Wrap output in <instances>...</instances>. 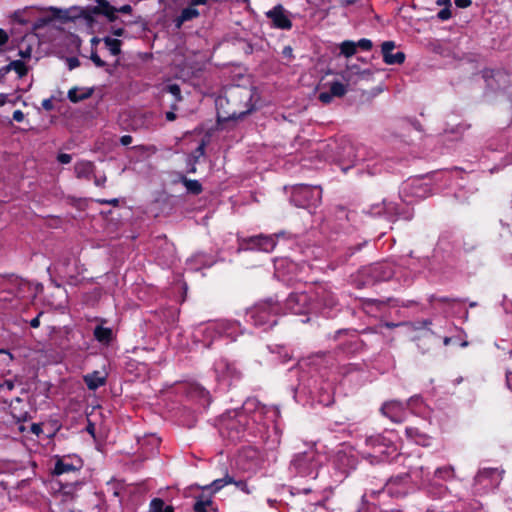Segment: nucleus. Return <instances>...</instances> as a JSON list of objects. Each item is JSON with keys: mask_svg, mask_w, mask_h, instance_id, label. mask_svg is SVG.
<instances>
[{"mask_svg": "<svg viewBox=\"0 0 512 512\" xmlns=\"http://www.w3.org/2000/svg\"><path fill=\"white\" fill-rule=\"evenodd\" d=\"M264 414V406L248 401L241 410L228 411L221 416L219 431L232 442L241 440L246 434L256 436L265 428L258 422Z\"/></svg>", "mask_w": 512, "mask_h": 512, "instance_id": "1", "label": "nucleus"}, {"mask_svg": "<svg viewBox=\"0 0 512 512\" xmlns=\"http://www.w3.org/2000/svg\"><path fill=\"white\" fill-rule=\"evenodd\" d=\"M254 87L232 85L216 98L215 105L219 121L240 119L255 108Z\"/></svg>", "mask_w": 512, "mask_h": 512, "instance_id": "2", "label": "nucleus"}, {"mask_svg": "<svg viewBox=\"0 0 512 512\" xmlns=\"http://www.w3.org/2000/svg\"><path fill=\"white\" fill-rule=\"evenodd\" d=\"M413 490L411 476L408 473H403L390 477L378 490L367 489L365 495L374 497L387 494L391 498L402 499L412 493Z\"/></svg>", "mask_w": 512, "mask_h": 512, "instance_id": "3", "label": "nucleus"}, {"mask_svg": "<svg viewBox=\"0 0 512 512\" xmlns=\"http://www.w3.org/2000/svg\"><path fill=\"white\" fill-rule=\"evenodd\" d=\"M320 457V454L313 448L297 453L291 460L290 471L300 477L315 479L321 466Z\"/></svg>", "mask_w": 512, "mask_h": 512, "instance_id": "4", "label": "nucleus"}, {"mask_svg": "<svg viewBox=\"0 0 512 512\" xmlns=\"http://www.w3.org/2000/svg\"><path fill=\"white\" fill-rule=\"evenodd\" d=\"M281 311V305L272 298L256 303L248 312L247 316L255 326L272 327L277 324L276 317Z\"/></svg>", "mask_w": 512, "mask_h": 512, "instance_id": "5", "label": "nucleus"}, {"mask_svg": "<svg viewBox=\"0 0 512 512\" xmlns=\"http://www.w3.org/2000/svg\"><path fill=\"white\" fill-rule=\"evenodd\" d=\"M322 199V189L320 186L298 184L291 192V202L299 208L309 209L320 204Z\"/></svg>", "mask_w": 512, "mask_h": 512, "instance_id": "6", "label": "nucleus"}, {"mask_svg": "<svg viewBox=\"0 0 512 512\" xmlns=\"http://www.w3.org/2000/svg\"><path fill=\"white\" fill-rule=\"evenodd\" d=\"M79 469L80 466H75L73 463L68 462L65 458H57L53 468V475L58 477L64 474L75 475V479L72 482L66 481L64 483L62 480H59L61 490L65 496H71L72 498L74 497V492L80 485L78 481Z\"/></svg>", "mask_w": 512, "mask_h": 512, "instance_id": "7", "label": "nucleus"}, {"mask_svg": "<svg viewBox=\"0 0 512 512\" xmlns=\"http://www.w3.org/2000/svg\"><path fill=\"white\" fill-rule=\"evenodd\" d=\"M285 309L295 315H303L312 309L311 297L306 292H292L285 300Z\"/></svg>", "mask_w": 512, "mask_h": 512, "instance_id": "8", "label": "nucleus"}, {"mask_svg": "<svg viewBox=\"0 0 512 512\" xmlns=\"http://www.w3.org/2000/svg\"><path fill=\"white\" fill-rule=\"evenodd\" d=\"M214 372L218 381L231 384L241 378V372L234 362H230L226 358H220L214 363Z\"/></svg>", "mask_w": 512, "mask_h": 512, "instance_id": "9", "label": "nucleus"}, {"mask_svg": "<svg viewBox=\"0 0 512 512\" xmlns=\"http://www.w3.org/2000/svg\"><path fill=\"white\" fill-rule=\"evenodd\" d=\"M277 241L271 235H254L243 238L241 241V248L245 250H258L263 252H271L276 247Z\"/></svg>", "mask_w": 512, "mask_h": 512, "instance_id": "10", "label": "nucleus"}, {"mask_svg": "<svg viewBox=\"0 0 512 512\" xmlns=\"http://www.w3.org/2000/svg\"><path fill=\"white\" fill-rule=\"evenodd\" d=\"M265 16L271 21V26L275 29L290 30L293 26L282 4H277L265 12Z\"/></svg>", "mask_w": 512, "mask_h": 512, "instance_id": "11", "label": "nucleus"}, {"mask_svg": "<svg viewBox=\"0 0 512 512\" xmlns=\"http://www.w3.org/2000/svg\"><path fill=\"white\" fill-rule=\"evenodd\" d=\"M380 411L392 422L400 423L404 419L405 404L398 400L387 401L382 405Z\"/></svg>", "mask_w": 512, "mask_h": 512, "instance_id": "12", "label": "nucleus"}, {"mask_svg": "<svg viewBox=\"0 0 512 512\" xmlns=\"http://www.w3.org/2000/svg\"><path fill=\"white\" fill-rule=\"evenodd\" d=\"M394 48H395L394 41H385L381 45L383 61L387 65H395V64L400 65V64H403L406 59V55L402 51L393 53Z\"/></svg>", "mask_w": 512, "mask_h": 512, "instance_id": "13", "label": "nucleus"}, {"mask_svg": "<svg viewBox=\"0 0 512 512\" xmlns=\"http://www.w3.org/2000/svg\"><path fill=\"white\" fill-rule=\"evenodd\" d=\"M315 301L324 308H333L337 305L335 294L325 286H318L315 290Z\"/></svg>", "mask_w": 512, "mask_h": 512, "instance_id": "14", "label": "nucleus"}, {"mask_svg": "<svg viewBox=\"0 0 512 512\" xmlns=\"http://www.w3.org/2000/svg\"><path fill=\"white\" fill-rule=\"evenodd\" d=\"M95 6H92V12L96 15H103L109 22L118 19L116 7L112 6L108 0H96Z\"/></svg>", "mask_w": 512, "mask_h": 512, "instance_id": "15", "label": "nucleus"}, {"mask_svg": "<svg viewBox=\"0 0 512 512\" xmlns=\"http://www.w3.org/2000/svg\"><path fill=\"white\" fill-rule=\"evenodd\" d=\"M95 165L92 161L80 160L74 165V172L78 179L90 180L94 175Z\"/></svg>", "mask_w": 512, "mask_h": 512, "instance_id": "16", "label": "nucleus"}, {"mask_svg": "<svg viewBox=\"0 0 512 512\" xmlns=\"http://www.w3.org/2000/svg\"><path fill=\"white\" fill-rule=\"evenodd\" d=\"M93 336L99 343L104 345H109L114 339L113 330L103 325H97L94 328Z\"/></svg>", "mask_w": 512, "mask_h": 512, "instance_id": "17", "label": "nucleus"}, {"mask_svg": "<svg viewBox=\"0 0 512 512\" xmlns=\"http://www.w3.org/2000/svg\"><path fill=\"white\" fill-rule=\"evenodd\" d=\"M203 335L205 337L204 346L210 348L212 343L221 337V327L216 323L209 324L203 329Z\"/></svg>", "mask_w": 512, "mask_h": 512, "instance_id": "18", "label": "nucleus"}, {"mask_svg": "<svg viewBox=\"0 0 512 512\" xmlns=\"http://www.w3.org/2000/svg\"><path fill=\"white\" fill-rule=\"evenodd\" d=\"M93 92H94L93 88L80 89L78 87H73V88L69 89L67 96H68V99L72 103H78L80 101L90 98L92 96Z\"/></svg>", "mask_w": 512, "mask_h": 512, "instance_id": "19", "label": "nucleus"}, {"mask_svg": "<svg viewBox=\"0 0 512 512\" xmlns=\"http://www.w3.org/2000/svg\"><path fill=\"white\" fill-rule=\"evenodd\" d=\"M84 382L88 389L96 390L105 384V377L101 376L99 371H94L84 376Z\"/></svg>", "mask_w": 512, "mask_h": 512, "instance_id": "20", "label": "nucleus"}, {"mask_svg": "<svg viewBox=\"0 0 512 512\" xmlns=\"http://www.w3.org/2000/svg\"><path fill=\"white\" fill-rule=\"evenodd\" d=\"M14 403L21 405L23 404V400L19 397H16L14 402H12L10 405L11 415L18 423L26 422L29 419H31V416L27 411L22 409L18 410L17 406L14 405Z\"/></svg>", "mask_w": 512, "mask_h": 512, "instance_id": "21", "label": "nucleus"}, {"mask_svg": "<svg viewBox=\"0 0 512 512\" xmlns=\"http://www.w3.org/2000/svg\"><path fill=\"white\" fill-rule=\"evenodd\" d=\"M234 482V477L230 476L228 473L225 474L223 478L215 479L211 484L201 487L202 490H210L212 494L220 491L224 486L231 484Z\"/></svg>", "mask_w": 512, "mask_h": 512, "instance_id": "22", "label": "nucleus"}, {"mask_svg": "<svg viewBox=\"0 0 512 512\" xmlns=\"http://www.w3.org/2000/svg\"><path fill=\"white\" fill-rule=\"evenodd\" d=\"M4 72L11 70L15 71L19 78H22L28 74V67L22 60L11 61L8 65L2 68Z\"/></svg>", "mask_w": 512, "mask_h": 512, "instance_id": "23", "label": "nucleus"}, {"mask_svg": "<svg viewBox=\"0 0 512 512\" xmlns=\"http://www.w3.org/2000/svg\"><path fill=\"white\" fill-rule=\"evenodd\" d=\"M163 91L170 93L174 97V102L171 104V108L173 110H177V104L183 100L180 86L176 83L168 84L164 87Z\"/></svg>", "mask_w": 512, "mask_h": 512, "instance_id": "24", "label": "nucleus"}, {"mask_svg": "<svg viewBox=\"0 0 512 512\" xmlns=\"http://www.w3.org/2000/svg\"><path fill=\"white\" fill-rule=\"evenodd\" d=\"M447 491V487L443 484L431 481L427 485V493L433 498H443L447 494Z\"/></svg>", "mask_w": 512, "mask_h": 512, "instance_id": "25", "label": "nucleus"}, {"mask_svg": "<svg viewBox=\"0 0 512 512\" xmlns=\"http://www.w3.org/2000/svg\"><path fill=\"white\" fill-rule=\"evenodd\" d=\"M434 477L443 481H450L455 478V470L451 465L439 467L434 472Z\"/></svg>", "mask_w": 512, "mask_h": 512, "instance_id": "26", "label": "nucleus"}, {"mask_svg": "<svg viewBox=\"0 0 512 512\" xmlns=\"http://www.w3.org/2000/svg\"><path fill=\"white\" fill-rule=\"evenodd\" d=\"M149 512H175L173 506L166 505L162 498H153L149 504Z\"/></svg>", "mask_w": 512, "mask_h": 512, "instance_id": "27", "label": "nucleus"}, {"mask_svg": "<svg viewBox=\"0 0 512 512\" xmlns=\"http://www.w3.org/2000/svg\"><path fill=\"white\" fill-rule=\"evenodd\" d=\"M181 182L185 186L187 192L192 195H199L203 191L202 185L198 180H192L188 179L186 176H182Z\"/></svg>", "mask_w": 512, "mask_h": 512, "instance_id": "28", "label": "nucleus"}, {"mask_svg": "<svg viewBox=\"0 0 512 512\" xmlns=\"http://www.w3.org/2000/svg\"><path fill=\"white\" fill-rule=\"evenodd\" d=\"M103 42L110 51L111 55L118 56L119 54H121V40L111 37H104Z\"/></svg>", "mask_w": 512, "mask_h": 512, "instance_id": "29", "label": "nucleus"}, {"mask_svg": "<svg viewBox=\"0 0 512 512\" xmlns=\"http://www.w3.org/2000/svg\"><path fill=\"white\" fill-rule=\"evenodd\" d=\"M199 16V11L191 6L190 4L181 11L180 16L178 17V25H181L183 22L190 21Z\"/></svg>", "mask_w": 512, "mask_h": 512, "instance_id": "30", "label": "nucleus"}, {"mask_svg": "<svg viewBox=\"0 0 512 512\" xmlns=\"http://www.w3.org/2000/svg\"><path fill=\"white\" fill-rule=\"evenodd\" d=\"M357 51L356 42L345 40L340 44V52L345 57H352Z\"/></svg>", "mask_w": 512, "mask_h": 512, "instance_id": "31", "label": "nucleus"}, {"mask_svg": "<svg viewBox=\"0 0 512 512\" xmlns=\"http://www.w3.org/2000/svg\"><path fill=\"white\" fill-rule=\"evenodd\" d=\"M347 92L346 86L339 82L334 81L330 85V95H333V97H343Z\"/></svg>", "mask_w": 512, "mask_h": 512, "instance_id": "32", "label": "nucleus"}, {"mask_svg": "<svg viewBox=\"0 0 512 512\" xmlns=\"http://www.w3.org/2000/svg\"><path fill=\"white\" fill-rule=\"evenodd\" d=\"M430 303H443L447 305H454L455 303L462 302L459 298L454 297H448V296H438V295H431L429 299Z\"/></svg>", "mask_w": 512, "mask_h": 512, "instance_id": "33", "label": "nucleus"}, {"mask_svg": "<svg viewBox=\"0 0 512 512\" xmlns=\"http://www.w3.org/2000/svg\"><path fill=\"white\" fill-rule=\"evenodd\" d=\"M406 435L415 440L416 443H421L424 439V435L419 431L416 427H406L405 429Z\"/></svg>", "mask_w": 512, "mask_h": 512, "instance_id": "34", "label": "nucleus"}, {"mask_svg": "<svg viewBox=\"0 0 512 512\" xmlns=\"http://www.w3.org/2000/svg\"><path fill=\"white\" fill-rule=\"evenodd\" d=\"M50 11L52 12L53 18L60 19L63 22H67L71 20V17L68 14L67 10H63L56 7H51Z\"/></svg>", "mask_w": 512, "mask_h": 512, "instance_id": "35", "label": "nucleus"}, {"mask_svg": "<svg viewBox=\"0 0 512 512\" xmlns=\"http://www.w3.org/2000/svg\"><path fill=\"white\" fill-rule=\"evenodd\" d=\"M205 491L206 490H203V492L200 495L195 497V502H202L203 503V507H208V506H211L213 504L212 496L214 494H212L211 491H210L209 494H206Z\"/></svg>", "mask_w": 512, "mask_h": 512, "instance_id": "36", "label": "nucleus"}, {"mask_svg": "<svg viewBox=\"0 0 512 512\" xmlns=\"http://www.w3.org/2000/svg\"><path fill=\"white\" fill-rule=\"evenodd\" d=\"M501 224L506 227L509 232H512V207L504 213V215L500 218Z\"/></svg>", "mask_w": 512, "mask_h": 512, "instance_id": "37", "label": "nucleus"}, {"mask_svg": "<svg viewBox=\"0 0 512 512\" xmlns=\"http://www.w3.org/2000/svg\"><path fill=\"white\" fill-rule=\"evenodd\" d=\"M94 12H92V6H87L81 9L80 16L84 18L88 23H92L94 21Z\"/></svg>", "mask_w": 512, "mask_h": 512, "instance_id": "38", "label": "nucleus"}, {"mask_svg": "<svg viewBox=\"0 0 512 512\" xmlns=\"http://www.w3.org/2000/svg\"><path fill=\"white\" fill-rule=\"evenodd\" d=\"M231 484H234L237 489L241 490L242 492H244L246 494L252 493V489H250V487L247 484V481H245V480H235L234 479V482H232Z\"/></svg>", "mask_w": 512, "mask_h": 512, "instance_id": "39", "label": "nucleus"}, {"mask_svg": "<svg viewBox=\"0 0 512 512\" xmlns=\"http://www.w3.org/2000/svg\"><path fill=\"white\" fill-rule=\"evenodd\" d=\"M90 59L96 67L103 68L106 66V62L100 58L96 50L91 51Z\"/></svg>", "mask_w": 512, "mask_h": 512, "instance_id": "40", "label": "nucleus"}, {"mask_svg": "<svg viewBox=\"0 0 512 512\" xmlns=\"http://www.w3.org/2000/svg\"><path fill=\"white\" fill-rule=\"evenodd\" d=\"M205 153V144L201 143L195 151L192 153V155L189 157V161L194 160V162H198V159L203 156Z\"/></svg>", "mask_w": 512, "mask_h": 512, "instance_id": "41", "label": "nucleus"}, {"mask_svg": "<svg viewBox=\"0 0 512 512\" xmlns=\"http://www.w3.org/2000/svg\"><path fill=\"white\" fill-rule=\"evenodd\" d=\"M356 46L364 51H369L372 49L373 43L370 39L362 38L356 42Z\"/></svg>", "mask_w": 512, "mask_h": 512, "instance_id": "42", "label": "nucleus"}, {"mask_svg": "<svg viewBox=\"0 0 512 512\" xmlns=\"http://www.w3.org/2000/svg\"><path fill=\"white\" fill-rule=\"evenodd\" d=\"M452 17L450 7H444L437 13V18L441 21L449 20Z\"/></svg>", "mask_w": 512, "mask_h": 512, "instance_id": "43", "label": "nucleus"}, {"mask_svg": "<svg viewBox=\"0 0 512 512\" xmlns=\"http://www.w3.org/2000/svg\"><path fill=\"white\" fill-rule=\"evenodd\" d=\"M281 55L283 56V58H286L289 62H291L295 58L293 54V48L290 45L283 47Z\"/></svg>", "mask_w": 512, "mask_h": 512, "instance_id": "44", "label": "nucleus"}, {"mask_svg": "<svg viewBox=\"0 0 512 512\" xmlns=\"http://www.w3.org/2000/svg\"><path fill=\"white\" fill-rule=\"evenodd\" d=\"M431 324H432L431 320L425 319V320H421V321H416L412 325L415 330H420V329L428 328Z\"/></svg>", "mask_w": 512, "mask_h": 512, "instance_id": "45", "label": "nucleus"}, {"mask_svg": "<svg viewBox=\"0 0 512 512\" xmlns=\"http://www.w3.org/2000/svg\"><path fill=\"white\" fill-rule=\"evenodd\" d=\"M299 504H302L301 499L294 498L292 500V503L289 504V512H304L305 511V507H301L299 510L294 507V505H299Z\"/></svg>", "mask_w": 512, "mask_h": 512, "instance_id": "46", "label": "nucleus"}, {"mask_svg": "<svg viewBox=\"0 0 512 512\" xmlns=\"http://www.w3.org/2000/svg\"><path fill=\"white\" fill-rule=\"evenodd\" d=\"M96 202L99 203V204L111 205L113 207H118L119 203H120L119 199H117V198H113V199H97Z\"/></svg>", "mask_w": 512, "mask_h": 512, "instance_id": "47", "label": "nucleus"}, {"mask_svg": "<svg viewBox=\"0 0 512 512\" xmlns=\"http://www.w3.org/2000/svg\"><path fill=\"white\" fill-rule=\"evenodd\" d=\"M319 100L324 104H329L332 99L333 95H330V90L328 92H321L318 96Z\"/></svg>", "mask_w": 512, "mask_h": 512, "instance_id": "48", "label": "nucleus"}, {"mask_svg": "<svg viewBox=\"0 0 512 512\" xmlns=\"http://www.w3.org/2000/svg\"><path fill=\"white\" fill-rule=\"evenodd\" d=\"M57 160L59 163L61 164H68L71 162L72 160V157L70 154H67V153H60L58 154L57 156Z\"/></svg>", "mask_w": 512, "mask_h": 512, "instance_id": "49", "label": "nucleus"}, {"mask_svg": "<svg viewBox=\"0 0 512 512\" xmlns=\"http://www.w3.org/2000/svg\"><path fill=\"white\" fill-rule=\"evenodd\" d=\"M68 68L70 70L77 68L80 66V61L77 57H70L67 59Z\"/></svg>", "mask_w": 512, "mask_h": 512, "instance_id": "50", "label": "nucleus"}, {"mask_svg": "<svg viewBox=\"0 0 512 512\" xmlns=\"http://www.w3.org/2000/svg\"><path fill=\"white\" fill-rule=\"evenodd\" d=\"M370 301H371V303H373L376 306H381V305H390L391 302H395V299H393V298H387L386 300L373 299Z\"/></svg>", "mask_w": 512, "mask_h": 512, "instance_id": "51", "label": "nucleus"}, {"mask_svg": "<svg viewBox=\"0 0 512 512\" xmlns=\"http://www.w3.org/2000/svg\"><path fill=\"white\" fill-rule=\"evenodd\" d=\"M8 40H9L8 33L4 29L0 28V47L7 44Z\"/></svg>", "mask_w": 512, "mask_h": 512, "instance_id": "52", "label": "nucleus"}, {"mask_svg": "<svg viewBox=\"0 0 512 512\" xmlns=\"http://www.w3.org/2000/svg\"><path fill=\"white\" fill-rule=\"evenodd\" d=\"M1 387L7 389L8 391H12L15 388V383L11 379H6L1 384Z\"/></svg>", "mask_w": 512, "mask_h": 512, "instance_id": "53", "label": "nucleus"}, {"mask_svg": "<svg viewBox=\"0 0 512 512\" xmlns=\"http://www.w3.org/2000/svg\"><path fill=\"white\" fill-rule=\"evenodd\" d=\"M42 107L43 109H45L46 111H51L54 109V105H53V102H52V99L51 98H48V99H44L42 101Z\"/></svg>", "mask_w": 512, "mask_h": 512, "instance_id": "54", "label": "nucleus"}, {"mask_svg": "<svg viewBox=\"0 0 512 512\" xmlns=\"http://www.w3.org/2000/svg\"><path fill=\"white\" fill-rule=\"evenodd\" d=\"M117 10V13H122V14H131L132 13V6L129 5V4H125L119 8H116Z\"/></svg>", "mask_w": 512, "mask_h": 512, "instance_id": "55", "label": "nucleus"}, {"mask_svg": "<svg viewBox=\"0 0 512 512\" xmlns=\"http://www.w3.org/2000/svg\"><path fill=\"white\" fill-rule=\"evenodd\" d=\"M471 4V0H455V5L459 8H468Z\"/></svg>", "mask_w": 512, "mask_h": 512, "instance_id": "56", "label": "nucleus"}, {"mask_svg": "<svg viewBox=\"0 0 512 512\" xmlns=\"http://www.w3.org/2000/svg\"><path fill=\"white\" fill-rule=\"evenodd\" d=\"M43 315V312H39L35 318L30 321V326L32 328H38L40 326V317Z\"/></svg>", "mask_w": 512, "mask_h": 512, "instance_id": "57", "label": "nucleus"}, {"mask_svg": "<svg viewBox=\"0 0 512 512\" xmlns=\"http://www.w3.org/2000/svg\"><path fill=\"white\" fill-rule=\"evenodd\" d=\"M30 431L35 434V435H39L41 432H42V427H41V424L39 423H33L30 427Z\"/></svg>", "mask_w": 512, "mask_h": 512, "instance_id": "58", "label": "nucleus"}, {"mask_svg": "<svg viewBox=\"0 0 512 512\" xmlns=\"http://www.w3.org/2000/svg\"><path fill=\"white\" fill-rule=\"evenodd\" d=\"M24 113L21 110H15L13 112V120L17 122H22L24 120Z\"/></svg>", "mask_w": 512, "mask_h": 512, "instance_id": "59", "label": "nucleus"}, {"mask_svg": "<svg viewBox=\"0 0 512 512\" xmlns=\"http://www.w3.org/2000/svg\"><path fill=\"white\" fill-rule=\"evenodd\" d=\"M133 141V138L132 136L130 135H123L121 138H120V143L121 145L123 146H128L129 144H131Z\"/></svg>", "mask_w": 512, "mask_h": 512, "instance_id": "60", "label": "nucleus"}, {"mask_svg": "<svg viewBox=\"0 0 512 512\" xmlns=\"http://www.w3.org/2000/svg\"><path fill=\"white\" fill-rule=\"evenodd\" d=\"M106 180H107L106 176H102V177L94 176V184L98 187H104Z\"/></svg>", "mask_w": 512, "mask_h": 512, "instance_id": "61", "label": "nucleus"}, {"mask_svg": "<svg viewBox=\"0 0 512 512\" xmlns=\"http://www.w3.org/2000/svg\"><path fill=\"white\" fill-rule=\"evenodd\" d=\"M111 33L117 37H121L125 34V29L122 28V27H119V28H114L112 27L111 28Z\"/></svg>", "mask_w": 512, "mask_h": 512, "instance_id": "62", "label": "nucleus"}, {"mask_svg": "<svg viewBox=\"0 0 512 512\" xmlns=\"http://www.w3.org/2000/svg\"><path fill=\"white\" fill-rule=\"evenodd\" d=\"M174 111H175V110H173V109L171 108V111H167V112L165 113V117H166V120H167V121H174V120H176L177 115L175 114V112H174Z\"/></svg>", "mask_w": 512, "mask_h": 512, "instance_id": "63", "label": "nucleus"}, {"mask_svg": "<svg viewBox=\"0 0 512 512\" xmlns=\"http://www.w3.org/2000/svg\"><path fill=\"white\" fill-rule=\"evenodd\" d=\"M506 383L508 388L512 391V371L506 372Z\"/></svg>", "mask_w": 512, "mask_h": 512, "instance_id": "64", "label": "nucleus"}]
</instances>
